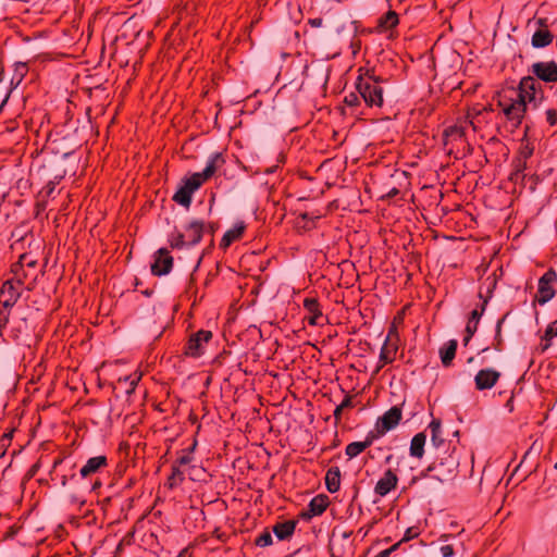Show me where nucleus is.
Instances as JSON below:
<instances>
[{
	"label": "nucleus",
	"instance_id": "8",
	"mask_svg": "<svg viewBox=\"0 0 557 557\" xmlns=\"http://www.w3.org/2000/svg\"><path fill=\"white\" fill-rule=\"evenodd\" d=\"M557 282V272L554 268H549L539 280L537 293L534 296L532 305L543 306L552 300L556 294L553 286Z\"/></svg>",
	"mask_w": 557,
	"mask_h": 557
},
{
	"label": "nucleus",
	"instance_id": "14",
	"mask_svg": "<svg viewBox=\"0 0 557 557\" xmlns=\"http://www.w3.org/2000/svg\"><path fill=\"white\" fill-rule=\"evenodd\" d=\"M469 124V119H465L463 121L457 122L454 125L447 126L443 132V143L445 146L448 145L449 141H466V129Z\"/></svg>",
	"mask_w": 557,
	"mask_h": 557
},
{
	"label": "nucleus",
	"instance_id": "35",
	"mask_svg": "<svg viewBox=\"0 0 557 557\" xmlns=\"http://www.w3.org/2000/svg\"><path fill=\"white\" fill-rule=\"evenodd\" d=\"M11 272L13 274V277L9 278L8 281H12L22 288L27 278V273L25 272L24 267H22L21 264L13 263L11 265Z\"/></svg>",
	"mask_w": 557,
	"mask_h": 557
},
{
	"label": "nucleus",
	"instance_id": "21",
	"mask_svg": "<svg viewBox=\"0 0 557 557\" xmlns=\"http://www.w3.org/2000/svg\"><path fill=\"white\" fill-rule=\"evenodd\" d=\"M458 348V342L456 339H449L443 346L440 347L438 355L443 367L449 368L453 366Z\"/></svg>",
	"mask_w": 557,
	"mask_h": 557
},
{
	"label": "nucleus",
	"instance_id": "18",
	"mask_svg": "<svg viewBox=\"0 0 557 557\" xmlns=\"http://www.w3.org/2000/svg\"><path fill=\"white\" fill-rule=\"evenodd\" d=\"M28 64L26 62L14 63V70L10 82V89L8 90L4 99L2 100L0 109L7 103L12 90L23 82L24 77L28 73Z\"/></svg>",
	"mask_w": 557,
	"mask_h": 557
},
{
	"label": "nucleus",
	"instance_id": "43",
	"mask_svg": "<svg viewBox=\"0 0 557 557\" xmlns=\"http://www.w3.org/2000/svg\"><path fill=\"white\" fill-rule=\"evenodd\" d=\"M255 544L260 547H265L272 544V535L269 531L262 532L256 537Z\"/></svg>",
	"mask_w": 557,
	"mask_h": 557
},
{
	"label": "nucleus",
	"instance_id": "62",
	"mask_svg": "<svg viewBox=\"0 0 557 557\" xmlns=\"http://www.w3.org/2000/svg\"><path fill=\"white\" fill-rule=\"evenodd\" d=\"M393 335H395V336L398 338L397 330H396V326H395V324H394V323L392 324V326H391V327H389V330H388V334H387V336H386L385 342H386V343H389V341H391V338H392V336H393Z\"/></svg>",
	"mask_w": 557,
	"mask_h": 557
},
{
	"label": "nucleus",
	"instance_id": "30",
	"mask_svg": "<svg viewBox=\"0 0 557 557\" xmlns=\"http://www.w3.org/2000/svg\"><path fill=\"white\" fill-rule=\"evenodd\" d=\"M58 185V181H49L38 193L37 195V207L46 208L48 200L52 197L54 193L55 186Z\"/></svg>",
	"mask_w": 557,
	"mask_h": 557
},
{
	"label": "nucleus",
	"instance_id": "26",
	"mask_svg": "<svg viewBox=\"0 0 557 557\" xmlns=\"http://www.w3.org/2000/svg\"><path fill=\"white\" fill-rule=\"evenodd\" d=\"M426 442V435L424 432L417 433L411 442L409 453L411 457L421 459L424 455V445Z\"/></svg>",
	"mask_w": 557,
	"mask_h": 557
},
{
	"label": "nucleus",
	"instance_id": "51",
	"mask_svg": "<svg viewBox=\"0 0 557 557\" xmlns=\"http://www.w3.org/2000/svg\"><path fill=\"white\" fill-rule=\"evenodd\" d=\"M140 444H141V442H139V441L125 440L120 443L119 450L125 453V455L127 456L131 446H133V445L139 446Z\"/></svg>",
	"mask_w": 557,
	"mask_h": 557
},
{
	"label": "nucleus",
	"instance_id": "32",
	"mask_svg": "<svg viewBox=\"0 0 557 557\" xmlns=\"http://www.w3.org/2000/svg\"><path fill=\"white\" fill-rule=\"evenodd\" d=\"M486 148L490 150L491 154H502L504 157L509 154V148L496 136L491 137L486 141Z\"/></svg>",
	"mask_w": 557,
	"mask_h": 557
},
{
	"label": "nucleus",
	"instance_id": "6",
	"mask_svg": "<svg viewBox=\"0 0 557 557\" xmlns=\"http://www.w3.org/2000/svg\"><path fill=\"white\" fill-rule=\"evenodd\" d=\"M205 183V180H202L197 172L185 175L178 183L177 189L172 196V200L188 209L193 202L194 193H196Z\"/></svg>",
	"mask_w": 557,
	"mask_h": 557
},
{
	"label": "nucleus",
	"instance_id": "29",
	"mask_svg": "<svg viewBox=\"0 0 557 557\" xmlns=\"http://www.w3.org/2000/svg\"><path fill=\"white\" fill-rule=\"evenodd\" d=\"M400 420H377L374 430H371L368 434L373 436V442L383 436L388 431L397 426Z\"/></svg>",
	"mask_w": 557,
	"mask_h": 557
},
{
	"label": "nucleus",
	"instance_id": "36",
	"mask_svg": "<svg viewBox=\"0 0 557 557\" xmlns=\"http://www.w3.org/2000/svg\"><path fill=\"white\" fill-rule=\"evenodd\" d=\"M358 395H346L344 397V399L342 400V403L336 406L334 412H333V416L334 418H341V414L343 413V411L346 409V408H352L355 407V403H354V399L357 397Z\"/></svg>",
	"mask_w": 557,
	"mask_h": 557
},
{
	"label": "nucleus",
	"instance_id": "61",
	"mask_svg": "<svg viewBox=\"0 0 557 557\" xmlns=\"http://www.w3.org/2000/svg\"><path fill=\"white\" fill-rule=\"evenodd\" d=\"M14 429H12L10 432L4 433L2 437L0 438V443L4 446L10 443L12 435H13Z\"/></svg>",
	"mask_w": 557,
	"mask_h": 557
},
{
	"label": "nucleus",
	"instance_id": "28",
	"mask_svg": "<svg viewBox=\"0 0 557 557\" xmlns=\"http://www.w3.org/2000/svg\"><path fill=\"white\" fill-rule=\"evenodd\" d=\"M325 485L330 493H336L341 487V470L338 467H332L326 471Z\"/></svg>",
	"mask_w": 557,
	"mask_h": 557
},
{
	"label": "nucleus",
	"instance_id": "64",
	"mask_svg": "<svg viewBox=\"0 0 557 557\" xmlns=\"http://www.w3.org/2000/svg\"><path fill=\"white\" fill-rule=\"evenodd\" d=\"M309 24L313 27H320L322 25V18L320 17H317V18H310L309 20Z\"/></svg>",
	"mask_w": 557,
	"mask_h": 557
},
{
	"label": "nucleus",
	"instance_id": "4",
	"mask_svg": "<svg viewBox=\"0 0 557 557\" xmlns=\"http://www.w3.org/2000/svg\"><path fill=\"white\" fill-rule=\"evenodd\" d=\"M513 90L515 96L533 108H537L545 99L543 84L530 73L520 78Z\"/></svg>",
	"mask_w": 557,
	"mask_h": 557
},
{
	"label": "nucleus",
	"instance_id": "38",
	"mask_svg": "<svg viewBox=\"0 0 557 557\" xmlns=\"http://www.w3.org/2000/svg\"><path fill=\"white\" fill-rule=\"evenodd\" d=\"M184 481V473L180 470L178 466H172V473L169 476V486L173 488L174 486L181 484Z\"/></svg>",
	"mask_w": 557,
	"mask_h": 557
},
{
	"label": "nucleus",
	"instance_id": "16",
	"mask_svg": "<svg viewBox=\"0 0 557 557\" xmlns=\"http://www.w3.org/2000/svg\"><path fill=\"white\" fill-rule=\"evenodd\" d=\"M327 506L329 497L323 494L317 495L310 500L308 509L306 511H302L300 513V517L304 519H311L314 516H320L325 511Z\"/></svg>",
	"mask_w": 557,
	"mask_h": 557
},
{
	"label": "nucleus",
	"instance_id": "59",
	"mask_svg": "<svg viewBox=\"0 0 557 557\" xmlns=\"http://www.w3.org/2000/svg\"><path fill=\"white\" fill-rule=\"evenodd\" d=\"M213 246H214V242H213V239H211V243H210L209 247H208V248H206V249L203 250L202 255L199 257V259H198V261H197L196 265L194 267V272H197V271H198V269H199V267H200V264H201V261H202L203 256H205L208 251H210V249H211Z\"/></svg>",
	"mask_w": 557,
	"mask_h": 557
},
{
	"label": "nucleus",
	"instance_id": "42",
	"mask_svg": "<svg viewBox=\"0 0 557 557\" xmlns=\"http://www.w3.org/2000/svg\"><path fill=\"white\" fill-rule=\"evenodd\" d=\"M15 263L21 264L24 268H35L37 265V260L33 258L30 253L25 252L20 256Z\"/></svg>",
	"mask_w": 557,
	"mask_h": 557
},
{
	"label": "nucleus",
	"instance_id": "58",
	"mask_svg": "<svg viewBox=\"0 0 557 557\" xmlns=\"http://www.w3.org/2000/svg\"><path fill=\"white\" fill-rule=\"evenodd\" d=\"M16 302L11 299H0V308L11 311Z\"/></svg>",
	"mask_w": 557,
	"mask_h": 557
},
{
	"label": "nucleus",
	"instance_id": "19",
	"mask_svg": "<svg viewBox=\"0 0 557 557\" xmlns=\"http://www.w3.org/2000/svg\"><path fill=\"white\" fill-rule=\"evenodd\" d=\"M225 158L222 152H214L210 156L206 168L201 172H197L205 182L214 176L216 171L225 164Z\"/></svg>",
	"mask_w": 557,
	"mask_h": 557
},
{
	"label": "nucleus",
	"instance_id": "34",
	"mask_svg": "<svg viewBox=\"0 0 557 557\" xmlns=\"http://www.w3.org/2000/svg\"><path fill=\"white\" fill-rule=\"evenodd\" d=\"M321 218H322L321 214L301 212V213H299L297 219L304 221L301 228H304L305 231H311L317 227V223Z\"/></svg>",
	"mask_w": 557,
	"mask_h": 557
},
{
	"label": "nucleus",
	"instance_id": "57",
	"mask_svg": "<svg viewBox=\"0 0 557 557\" xmlns=\"http://www.w3.org/2000/svg\"><path fill=\"white\" fill-rule=\"evenodd\" d=\"M193 458L189 454H184L183 456H181L174 465L176 466H185V465H188L189 462H191Z\"/></svg>",
	"mask_w": 557,
	"mask_h": 557
},
{
	"label": "nucleus",
	"instance_id": "11",
	"mask_svg": "<svg viewBox=\"0 0 557 557\" xmlns=\"http://www.w3.org/2000/svg\"><path fill=\"white\" fill-rule=\"evenodd\" d=\"M306 311L305 320L311 326H323L329 323L327 315L323 314L322 306L317 297H306L302 301Z\"/></svg>",
	"mask_w": 557,
	"mask_h": 557
},
{
	"label": "nucleus",
	"instance_id": "2",
	"mask_svg": "<svg viewBox=\"0 0 557 557\" xmlns=\"http://www.w3.org/2000/svg\"><path fill=\"white\" fill-rule=\"evenodd\" d=\"M493 99L497 100V107L500 108L505 121L511 125L512 132L519 128L522 125L529 106L524 103V100H520L515 96L513 86L496 90Z\"/></svg>",
	"mask_w": 557,
	"mask_h": 557
},
{
	"label": "nucleus",
	"instance_id": "33",
	"mask_svg": "<svg viewBox=\"0 0 557 557\" xmlns=\"http://www.w3.org/2000/svg\"><path fill=\"white\" fill-rule=\"evenodd\" d=\"M509 314H510V311L506 312L496 322V325H495V336H494V342H493V348L496 351H503V349H504V338H503V335H502V329H503L504 322L506 321V319L508 318Z\"/></svg>",
	"mask_w": 557,
	"mask_h": 557
},
{
	"label": "nucleus",
	"instance_id": "31",
	"mask_svg": "<svg viewBox=\"0 0 557 557\" xmlns=\"http://www.w3.org/2000/svg\"><path fill=\"white\" fill-rule=\"evenodd\" d=\"M429 429L431 430V441L435 447L441 446L445 442V435L442 430L441 420H431L429 424Z\"/></svg>",
	"mask_w": 557,
	"mask_h": 557
},
{
	"label": "nucleus",
	"instance_id": "45",
	"mask_svg": "<svg viewBox=\"0 0 557 557\" xmlns=\"http://www.w3.org/2000/svg\"><path fill=\"white\" fill-rule=\"evenodd\" d=\"M401 405H395L391 407L387 411H385L382 416L379 418H401Z\"/></svg>",
	"mask_w": 557,
	"mask_h": 557
},
{
	"label": "nucleus",
	"instance_id": "22",
	"mask_svg": "<svg viewBox=\"0 0 557 557\" xmlns=\"http://www.w3.org/2000/svg\"><path fill=\"white\" fill-rule=\"evenodd\" d=\"M396 351L397 346L384 342L380 351L379 364L373 373L374 375L377 374L385 364L392 363L395 360Z\"/></svg>",
	"mask_w": 557,
	"mask_h": 557
},
{
	"label": "nucleus",
	"instance_id": "39",
	"mask_svg": "<svg viewBox=\"0 0 557 557\" xmlns=\"http://www.w3.org/2000/svg\"><path fill=\"white\" fill-rule=\"evenodd\" d=\"M362 98L358 94V91L349 92L344 97V103L349 108H358L361 104Z\"/></svg>",
	"mask_w": 557,
	"mask_h": 557
},
{
	"label": "nucleus",
	"instance_id": "12",
	"mask_svg": "<svg viewBox=\"0 0 557 557\" xmlns=\"http://www.w3.org/2000/svg\"><path fill=\"white\" fill-rule=\"evenodd\" d=\"M152 258L153 261L150 264V272L153 276H164L172 271L174 265V258L168 248H159L157 251H154Z\"/></svg>",
	"mask_w": 557,
	"mask_h": 557
},
{
	"label": "nucleus",
	"instance_id": "44",
	"mask_svg": "<svg viewBox=\"0 0 557 557\" xmlns=\"http://www.w3.org/2000/svg\"><path fill=\"white\" fill-rule=\"evenodd\" d=\"M143 437V432L139 429V425L137 423L132 424L129 430L127 431V440L128 441H139Z\"/></svg>",
	"mask_w": 557,
	"mask_h": 557
},
{
	"label": "nucleus",
	"instance_id": "52",
	"mask_svg": "<svg viewBox=\"0 0 557 557\" xmlns=\"http://www.w3.org/2000/svg\"><path fill=\"white\" fill-rule=\"evenodd\" d=\"M139 380H140V376H135V377L125 376L123 379V382L128 384V386L126 388V393H128V394L133 393Z\"/></svg>",
	"mask_w": 557,
	"mask_h": 557
},
{
	"label": "nucleus",
	"instance_id": "10",
	"mask_svg": "<svg viewBox=\"0 0 557 557\" xmlns=\"http://www.w3.org/2000/svg\"><path fill=\"white\" fill-rule=\"evenodd\" d=\"M212 332L209 330H199L193 333L183 348V355L190 358H199L205 352L203 344L209 343L212 339Z\"/></svg>",
	"mask_w": 557,
	"mask_h": 557
},
{
	"label": "nucleus",
	"instance_id": "63",
	"mask_svg": "<svg viewBox=\"0 0 557 557\" xmlns=\"http://www.w3.org/2000/svg\"><path fill=\"white\" fill-rule=\"evenodd\" d=\"M87 121L86 125L83 126L82 131H86L87 128L91 129V120H90V108L86 110Z\"/></svg>",
	"mask_w": 557,
	"mask_h": 557
},
{
	"label": "nucleus",
	"instance_id": "47",
	"mask_svg": "<svg viewBox=\"0 0 557 557\" xmlns=\"http://www.w3.org/2000/svg\"><path fill=\"white\" fill-rule=\"evenodd\" d=\"M11 311L0 308V336L3 335V330L10 321Z\"/></svg>",
	"mask_w": 557,
	"mask_h": 557
},
{
	"label": "nucleus",
	"instance_id": "49",
	"mask_svg": "<svg viewBox=\"0 0 557 557\" xmlns=\"http://www.w3.org/2000/svg\"><path fill=\"white\" fill-rule=\"evenodd\" d=\"M230 355V350L223 349L219 355L214 357V359L212 360V364L214 367H222Z\"/></svg>",
	"mask_w": 557,
	"mask_h": 557
},
{
	"label": "nucleus",
	"instance_id": "40",
	"mask_svg": "<svg viewBox=\"0 0 557 557\" xmlns=\"http://www.w3.org/2000/svg\"><path fill=\"white\" fill-rule=\"evenodd\" d=\"M493 111H494V109H493V107L491 104L484 106L481 110H476L475 108H473L471 110H468L467 119H469V124L473 127V129H475V125L473 123V119L476 115L482 114L483 112H493Z\"/></svg>",
	"mask_w": 557,
	"mask_h": 557
},
{
	"label": "nucleus",
	"instance_id": "5",
	"mask_svg": "<svg viewBox=\"0 0 557 557\" xmlns=\"http://www.w3.org/2000/svg\"><path fill=\"white\" fill-rule=\"evenodd\" d=\"M496 287V280L493 278L491 285L487 288L486 296L482 294V292H479V298L482 300L481 304L476 305V307L469 313L466 329H465V335L462 339L463 346H468L471 338L474 336V334L478 331L480 320L482 315L484 314L486 307L488 305V301L492 297V294Z\"/></svg>",
	"mask_w": 557,
	"mask_h": 557
},
{
	"label": "nucleus",
	"instance_id": "24",
	"mask_svg": "<svg viewBox=\"0 0 557 557\" xmlns=\"http://www.w3.org/2000/svg\"><path fill=\"white\" fill-rule=\"evenodd\" d=\"M296 525H297V521H295V520H286L284 522H277L273 527V533L275 534V536L278 540L284 541L293 535Z\"/></svg>",
	"mask_w": 557,
	"mask_h": 557
},
{
	"label": "nucleus",
	"instance_id": "48",
	"mask_svg": "<svg viewBox=\"0 0 557 557\" xmlns=\"http://www.w3.org/2000/svg\"><path fill=\"white\" fill-rule=\"evenodd\" d=\"M512 166L515 170V174H523L524 170L527 169V161L516 157L512 160Z\"/></svg>",
	"mask_w": 557,
	"mask_h": 557
},
{
	"label": "nucleus",
	"instance_id": "41",
	"mask_svg": "<svg viewBox=\"0 0 557 557\" xmlns=\"http://www.w3.org/2000/svg\"><path fill=\"white\" fill-rule=\"evenodd\" d=\"M533 152H534L533 144L530 141H527V144H521V147L519 148L517 157L527 161L528 159H530L533 156Z\"/></svg>",
	"mask_w": 557,
	"mask_h": 557
},
{
	"label": "nucleus",
	"instance_id": "17",
	"mask_svg": "<svg viewBox=\"0 0 557 557\" xmlns=\"http://www.w3.org/2000/svg\"><path fill=\"white\" fill-rule=\"evenodd\" d=\"M398 478L395 472L391 469L386 470L383 476L376 482L374 487L375 494L380 496H386L397 485Z\"/></svg>",
	"mask_w": 557,
	"mask_h": 557
},
{
	"label": "nucleus",
	"instance_id": "13",
	"mask_svg": "<svg viewBox=\"0 0 557 557\" xmlns=\"http://www.w3.org/2000/svg\"><path fill=\"white\" fill-rule=\"evenodd\" d=\"M500 377V372L495 369H481L474 376V385L478 391L491 389Z\"/></svg>",
	"mask_w": 557,
	"mask_h": 557
},
{
	"label": "nucleus",
	"instance_id": "25",
	"mask_svg": "<svg viewBox=\"0 0 557 557\" xmlns=\"http://www.w3.org/2000/svg\"><path fill=\"white\" fill-rule=\"evenodd\" d=\"M22 295V288L12 281L3 282L0 288V299H11L17 301Z\"/></svg>",
	"mask_w": 557,
	"mask_h": 557
},
{
	"label": "nucleus",
	"instance_id": "50",
	"mask_svg": "<svg viewBox=\"0 0 557 557\" xmlns=\"http://www.w3.org/2000/svg\"><path fill=\"white\" fill-rule=\"evenodd\" d=\"M546 122L549 126L557 125V110L554 108H549L545 111Z\"/></svg>",
	"mask_w": 557,
	"mask_h": 557
},
{
	"label": "nucleus",
	"instance_id": "55",
	"mask_svg": "<svg viewBox=\"0 0 557 557\" xmlns=\"http://www.w3.org/2000/svg\"><path fill=\"white\" fill-rule=\"evenodd\" d=\"M418 534H419V533H418V531H417L414 528H408V529L406 530V532H405L404 537H403L400 541H403V543H404V542H408V541H410V540H412V539L417 537V536H418Z\"/></svg>",
	"mask_w": 557,
	"mask_h": 557
},
{
	"label": "nucleus",
	"instance_id": "56",
	"mask_svg": "<svg viewBox=\"0 0 557 557\" xmlns=\"http://www.w3.org/2000/svg\"><path fill=\"white\" fill-rule=\"evenodd\" d=\"M440 550L443 557H451L454 555V548L449 544L442 545Z\"/></svg>",
	"mask_w": 557,
	"mask_h": 557
},
{
	"label": "nucleus",
	"instance_id": "37",
	"mask_svg": "<svg viewBox=\"0 0 557 557\" xmlns=\"http://www.w3.org/2000/svg\"><path fill=\"white\" fill-rule=\"evenodd\" d=\"M557 336V320L552 322L545 330L542 341L545 342L543 349H547L550 346V341Z\"/></svg>",
	"mask_w": 557,
	"mask_h": 557
},
{
	"label": "nucleus",
	"instance_id": "54",
	"mask_svg": "<svg viewBox=\"0 0 557 557\" xmlns=\"http://www.w3.org/2000/svg\"><path fill=\"white\" fill-rule=\"evenodd\" d=\"M350 49L354 55H356L361 49V40L358 37H352L350 41Z\"/></svg>",
	"mask_w": 557,
	"mask_h": 557
},
{
	"label": "nucleus",
	"instance_id": "15",
	"mask_svg": "<svg viewBox=\"0 0 557 557\" xmlns=\"http://www.w3.org/2000/svg\"><path fill=\"white\" fill-rule=\"evenodd\" d=\"M246 230L247 224L244 221H237L232 228L224 233L219 244L220 249L225 251L233 243L240 240Z\"/></svg>",
	"mask_w": 557,
	"mask_h": 557
},
{
	"label": "nucleus",
	"instance_id": "9",
	"mask_svg": "<svg viewBox=\"0 0 557 557\" xmlns=\"http://www.w3.org/2000/svg\"><path fill=\"white\" fill-rule=\"evenodd\" d=\"M528 72L543 85L557 84V62L554 60L536 61L529 66Z\"/></svg>",
	"mask_w": 557,
	"mask_h": 557
},
{
	"label": "nucleus",
	"instance_id": "3",
	"mask_svg": "<svg viewBox=\"0 0 557 557\" xmlns=\"http://www.w3.org/2000/svg\"><path fill=\"white\" fill-rule=\"evenodd\" d=\"M185 233L177 230L168 237V244L172 249H182L184 247H193L199 244L206 232L205 222L201 220H193L185 225Z\"/></svg>",
	"mask_w": 557,
	"mask_h": 557
},
{
	"label": "nucleus",
	"instance_id": "20",
	"mask_svg": "<svg viewBox=\"0 0 557 557\" xmlns=\"http://www.w3.org/2000/svg\"><path fill=\"white\" fill-rule=\"evenodd\" d=\"M399 25V15L396 11L389 9L377 18L375 30L377 33H385L393 30Z\"/></svg>",
	"mask_w": 557,
	"mask_h": 557
},
{
	"label": "nucleus",
	"instance_id": "27",
	"mask_svg": "<svg viewBox=\"0 0 557 557\" xmlns=\"http://www.w3.org/2000/svg\"><path fill=\"white\" fill-rule=\"evenodd\" d=\"M373 443V436H369L367 434L364 441L362 442H352L348 444L345 448V454L349 458H355L358 455H360L363 450H366L368 447H370Z\"/></svg>",
	"mask_w": 557,
	"mask_h": 557
},
{
	"label": "nucleus",
	"instance_id": "53",
	"mask_svg": "<svg viewBox=\"0 0 557 557\" xmlns=\"http://www.w3.org/2000/svg\"><path fill=\"white\" fill-rule=\"evenodd\" d=\"M351 24L354 25V36L355 37H358L359 35L371 33L370 29L362 28L359 21H352Z\"/></svg>",
	"mask_w": 557,
	"mask_h": 557
},
{
	"label": "nucleus",
	"instance_id": "1",
	"mask_svg": "<svg viewBox=\"0 0 557 557\" xmlns=\"http://www.w3.org/2000/svg\"><path fill=\"white\" fill-rule=\"evenodd\" d=\"M355 89L358 91L367 108H382L384 104L383 84L386 78L376 74L375 66H360L357 70Z\"/></svg>",
	"mask_w": 557,
	"mask_h": 557
},
{
	"label": "nucleus",
	"instance_id": "23",
	"mask_svg": "<svg viewBox=\"0 0 557 557\" xmlns=\"http://www.w3.org/2000/svg\"><path fill=\"white\" fill-rule=\"evenodd\" d=\"M107 466V457L106 456H96L91 457L87 460V462L82 467L79 473L82 478H87L88 475L96 473L101 467Z\"/></svg>",
	"mask_w": 557,
	"mask_h": 557
},
{
	"label": "nucleus",
	"instance_id": "7",
	"mask_svg": "<svg viewBox=\"0 0 557 557\" xmlns=\"http://www.w3.org/2000/svg\"><path fill=\"white\" fill-rule=\"evenodd\" d=\"M534 25L535 30L531 37V46L534 49H544L554 41V34L550 30L552 23L547 17H537L536 15L528 21V27Z\"/></svg>",
	"mask_w": 557,
	"mask_h": 557
},
{
	"label": "nucleus",
	"instance_id": "60",
	"mask_svg": "<svg viewBox=\"0 0 557 557\" xmlns=\"http://www.w3.org/2000/svg\"><path fill=\"white\" fill-rule=\"evenodd\" d=\"M205 228L207 233L213 236L219 228V224L216 222H209L208 224H205Z\"/></svg>",
	"mask_w": 557,
	"mask_h": 557
},
{
	"label": "nucleus",
	"instance_id": "46",
	"mask_svg": "<svg viewBox=\"0 0 557 557\" xmlns=\"http://www.w3.org/2000/svg\"><path fill=\"white\" fill-rule=\"evenodd\" d=\"M285 162H286V156H285V153L281 152L277 156V163L275 165L265 168L263 170V173L267 174V175L273 174V173L276 172V170L278 169L280 164H284Z\"/></svg>",
	"mask_w": 557,
	"mask_h": 557
}]
</instances>
